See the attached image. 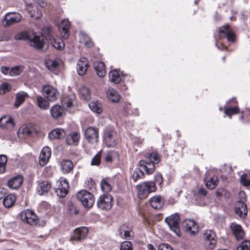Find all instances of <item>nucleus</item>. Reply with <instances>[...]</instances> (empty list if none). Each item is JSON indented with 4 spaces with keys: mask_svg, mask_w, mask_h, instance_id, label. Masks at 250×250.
<instances>
[{
    "mask_svg": "<svg viewBox=\"0 0 250 250\" xmlns=\"http://www.w3.org/2000/svg\"><path fill=\"white\" fill-rule=\"evenodd\" d=\"M101 188L102 191L105 193L110 192L112 189V187L107 178L103 179L101 182Z\"/></svg>",
    "mask_w": 250,
    "mask_h": 250,
    "instance_id": "ea45409f",
    "label": "nucleus"
},
{
    "mask_svg": "<svg viewBox=\"0 0 250 250\" xmlns=\"http://www.w3.org/2000/svg\"><path fill=\"white\" fill-rule=\"evenodd\" d=\"M45 30L47 31V35L45 36V39L48 40L50 43H51L52 46L58 50H62L64 47V43L63 41L59 39L58 40L55 39L52 36L50 32V28L46 27L43 29V32L45 34Z\"/></svg>",
    "mask_w": 250,
    "mask_h": 250,
    "instance_id": "9d476101",
    "label": "nucleus"
},
{
    "mask_svg": "<svg viewBox=\"0 0 250 250\" xmlns=\"http://www.w3.org/2000/svg\"><path fill=\"white\" fill-rule=\"evenodd\" d=\"M61 61L59 60L47 59L45 62L46 68L51 71L55 72L59 68Z\"/></svg>",
    "mask_w": 250,
    "mask_h": 250,
    "instance_id": "bb28decb",
    "label": "nucleus"
},
{
    "mask_svg": "<svg viewBox=\"0 0 250 250\" xmlns=\"http://www.w3.org/2000/svg\"><path fill=\"white\" fill-rule=\"evenodd\" d=\"M237 250H250V241H244L237 247Z\"/></svg>",
    "mask_w": 250,
    "mask_h": 250,
    "instance_id": "6e6d98bb",
    "label": "nucleus"
},
{
    "mask_svg": "<svg viewBox=\"0 0 250 250\" xmlns=\"http://www.w3.org/2000/svg\"><path fill=\"white\" fill-rule=\"evenodd\" d=\"M16 200V197L13 194H9L3 200V204L6 208H9L13 206Z\"/></svg>",
    "mask_w": 250,
    "mask_h": 250,
    "instance_id": "4c0bfd02",
    "label": "nucleus"
},
{
    "mask_svg": "<svg viewBox=\"0 0 250 250\" xmlns=\"http://www.w3.org/2000/svg\"><path fill=\"white\" fill-rule=\"evenodd\" d=\"M15 123L14 119L10 116H6L0 119V127L6 130H11L14 129Z\"/></svg>",
    "mask_w": 250,
    "mask_h": 250,
    "instance_id": "dca6fc26",
    "label": "nucleus"
},
{
    "mask_svg": "<svg viewBox=\"0 0 250 250\" xmlns=\"http://www.w3.org/2000/svg\"><path fill=\"white\" fill-rule=\"evenodd\" d=\"M63 103L64 105L66 106L67 110H68L69 108H71L74 106V104L75 103V97L72 96L71 97L65 98L63 100Z\"/></svg>",
    "mask_w": 250,
    "mask_h": 250,
    "instance_id": "a19ab883",
    "label": "nucleus"
},
{
    "mask_svg": "<svg viewBox=\"0 0 250 250\" xmlns=\"http://www.w3.org/2000/svg\"><path fill=\"white\" fill-rule=\"evenodd\" d=\"M31 30L22 31L20 32L15 36L14 39L16 40H29L30 33Z\"/></svg>",
    "mask_w": 250,
    "mask_h": 250,
    "instance_id": "37998d69",
    "label": "nucleus"
},
{
    "mask_svg": "<svg viewBox=\"0 0 250 250\" xmlns=\"http://www.w3.org/2000/svg\"><path fill=\"white\" fill-rule=\"evenodd\" d=\"M165 222L169 226L171 230L173 231L177 236H180L179 228L180 216L178 213H174L165 218Z\"/></svg>",
    "mask_w": 250,
    "mask_h": 250,
    "instance_id": "20e7f679",
    "label": "nucleus"
},
{
    "mask_svg": "<svg viewBox=\"0 0 250 250\" xmlns=\"http://www.w3.org/2000/svg\"><path fill=\"white\" fill-rule=\"evenodd\" d=\"M145 184V185L146 186V188H147V191L148 192L149 194L151 192H155L156 190V187L155 184V182H150V181H146L144 182Z\"/></svg>",
    "mask_w": 250,
    "mask_h": 250,
    "instance_id": "603ef678",
    "label": "nucleus"
},
{
    "mask_svg": "<svg viewBox=\"0 0 250 250\" xmlns=\"http://www.w3.org/2000/svg\"><path fill=\"white\" fill-rule=\"evenodd\" d=\"M51 155V149L48 146L44 147L42 149L39 156V165L42 167L44 166L49 161Z\"/></svg>",
    "mask_w": 250,
    "mask_h": 250,
    "instance_id": "f3484780",
    "label": "nucleus"
},
{
    "mask_svg": "<svg viewBox=\"0 0 250 250\" xmlns=\"http://www.w3.org/2000/svg\"><path fill=\"white\" fill-rule=\"evenodd\" d=\"M1 72L4 75H10V69L9 67L6 66H2L1 67Z\"/></svg>",
    "mask_w": 250,
    "mask_h": 250,
    "instance_id": "69168bd1",
    "label": "nucleus"
},
{
    "mask_svg": "<svg viewBox=\"0 0 250 250\" xmlns=\"http://www.w3.org/2000/svg\"><path fill=\"white\" fill-rule=\"evenodd\" d=\"M207 187L210 189H214L218 184V178L215 176H213L210 178H208L207 176L204 179Z\"/></svg>",
    "mask_w": 250,
    "mask_h": 250,
    "instance_id": "473e14b6",
    "label": "nucleus"
},
{
    "mask_svg": "<svg viewBox=\"0 0 250 250\" xmlns=\"http://www.w3.org/2000/svg\"><path fill=\"white\" fill-rule=\"evenodd\" d=\"M113 198L109 194L101 195L97 202L98 208L104 210H109L112 206Z\"/></svg>",
    "mask_w": 250,
    "mask_h": 250,
    "instance_id": "1a4fd4ad",
    "label": "nucleus"
},
{
    "mask_svg": "<svg viewBox=\"0 0 250 250\" xmlns=\"http://www.w3.org/2000/svg\"><path fill=\"white\" fill-rule=\"evenodd\" d=\"M65 136V131L59 128L54 129L48 134V137L51 140L60 139Z\"/></svg>",
    "mask_w": 250,
    "mask_h": 250,
    "instance_id": "c85d7f7f",
    "label": "nucleus"
},
{
    "mask_svg": "<svg viewBox=\"0 0 250 250\" xmlns=\"http://www.w3.org/2000/svg\"><path fill=\"white\" fill-rule=\"evenodd\" d=\"M158 250H173V249L167 244H162L159 245Z\"/></svg>",
    "mask_w": 250,
    "mask_h": 250,
    "instance_id": "680f3d73",
    "label": "nucleus"
},
{
    "mask_svg": "<svg viewBox=\"0 0 250 250\" xmlns=\"http://www.w3.org/2000/svg\"><path fill=\"white\" fill-rule=\"evenodd\" d=\"M239 108L237 106L234 107H229L225 109L224 113L227 116L231 117L233 115L238 113Z\"/></svg>",
    "mask_w": 250,
    "mask_h": 250,
    "instance_id": "3c124183",
    "label": "nucleus"
},
{
    "mask_svg": "<svg viewBox=\"0 0 250 250\" xmlns=\"http://www.w3.org/2000/svg\"><path fill=\"white\" fill-rule=\"evenodd\" d=\"M144 173L142 170L136 169L131 175V178L134 182H136L138 180L144 177Z\"/></svg>",
    "mask_w": 250,
    "mask_h": 250,
    "instance_id": "09e8293b",
    "label": "nucleus"
},
{
    "mask_svg": "<svg viewBox=\"0 0 250 250\" xmlns=\"http://www.w3.org/2000/svg\"><path fill=\"white\" fill-rule=\"evenodd\" d=\"M108 75L110 81L115 83H119L121 81V74L116 69L110 71Z\"/></svg>",
    "mask_w": 250,
    "mask_h": 250,
    "instance_id": "e433bc0d",
    "label": "nucleus"
},
{
    "mask_svg": "<svg viewBox=\"0 0 250 250\" xmlns=\"http://www.w3.org/2000/svg\"><path fill=\"white\" fill-rule=\"evenodd\" d=\"M94 69L99 77H104L106 75V70L104 64L100 61L96 62L94 63Z\"/></svg>",
    "mask_w": 250,
    "mask_h": 250,
    "instance_id": "7c9ffc66",
    "label": "nucleus"
},
{
    "mask_svg": "<svg viewBox=\"0 0 250 250\" xmlns=\"http://www.w3.org/2000/svg\"><path fill=\"white\" fill-rule=\"evenodd\" d=\"M87 186L89 188H95V183L91 178L87 179Z\"/></svg>",
    "mask_w": 250,
    "mask_h": 250,
    "instance_id": "0e129e2a",
    "label": "nucleus"
},
{
    "mask_svg": "<svg viewBox=\"0 0 250 250\" xmlns=\"http://www.w3.org/2000/svg\"><path fill=\"white\" fill-rule=\"evenodd\" d=\"M88 230L86 227H81L76 229L73 233V235L70 238V241H81L86 238Z\"/></svg>",
    "mask_w": 250,
    "mask_h": 250,
    "instance_id": "4468645a",
    "label": "nucleus"
},
{
    "mask_svg": "<svg viewBox=\"0 0 250 250\" xmlns=\"http://www.w3.org/2000/svg\"><path fill=\"white\" fill-rule=\"evenodd\" d=\"M27 96V94L24 92L17 93L14 105L16 107H18L24 101L25 98Z\"/></svg>",
    "mask_w": 250,
    "mask_h": 250,
    "instance_id": "c03bdc74",
    "label": "nucleus"
},
{
    "mask_svg": "<svg viewBox=\"0 0 250 250\" xmlns=\"http://www.w3.org/2000/svg\"><path fill=\"white\" fill-rule=\"evenodd\" d=\"M108 99L113 103H118L121 99V96L118 92L114 89H110L106 92Z\"/></svg>",
    "mask_w": 250,
    "mask_h": 250,
    "instance_id": "c756f323",
    "label": "nucleus"
},
{
    "mask_svg": "<svg viewBox=\"0 0 250 250\" xmlns=\"http://www.w3.org/2000/svg\"><path fill=\"white\" fill-rule=\"evenodd\" d=\"M70 26V23L68 20L64 19L62 21L61 25L60 26V30L61 35L63 39L68 38Z\"/></svg>",
    "mask_w": 250,
    "mask_h": 250,
    "instance_id": "a878e982",
    "label": "nucleus"
},
{
    "mask_svg": "<svg viewBox=\"0 0 250 250\" xmlns=\"http://www.w3.org/2000/svg\"><path fill=\"white\" fill-rule=\"evenodd\" d=\"M120 250H132V245L129 241H124L121 243Z\"/></svg>",
    "mask_w": 250,
    "mask_h": 250,
    "instance_id": "4d7b16f0",
    "label": "nucleus"
},
{
    "mask_svg": "<svg viewBox=\"0 0 250 250\" xmlns=\"http://www.w3.org/2000/svg\"><path fill=\"white\" fill-rule=\"evenodd\" d=\"M37 102L38 106L41 109H47L49 106L48 102L41 96H38L37 97Z\"/></svg>",
    "mask_w": 250,
    "mask_h": 250,
    "instance_id": "58836bf2",
    "label": "nucleus"
},
{
    "mask_svg": "<svg viewBox=\"0 0 250 250\" xmlns=\"http://www.w3.org/2000/svg\"><path fill=\"white\" fill-rule=\"evenodd\" d=\"M235 213L241 218L246 217L247 214V206L245 203L242 202H237L234 208Z\"/></svg>",
    "mask_w": 250,
    "mask_h": 250,
    "instance_id": "393cba45",
    "label": "nucleus"
},
{
    "mask_svg": "<svg viewBox=\"0 0 250 250\" xmlns=\"http://www.w3.org/2000/svg\"><path fill=\"white\" fill-rule=\"evenodd\" d=\"M230 229L237 240H242L244 238V232L240 225L236 223H232Z\"/></svg>",
    "mask_w": 250,
    "mask_h": 250,
    "instance_id": "412c9836",
    "label": "nucleus"
},
{
    "mask_svg": "<svg viewBox=\"0 0 250 250\" xmlns=\"http://www.w3.org/2000/svg\"><path fill=\"white\" fill-rule=\"evenodd\" d=\"M84 136L87 141L93 144L97 143L98 141V130L93 127H88L84 131Z\"/></svg>",
    "mask_w": 250,
    "mask_h": 250,
    "instance_id": "ddd939ff",
    "label": "nucleus"
},
{
    "mask_svg": "<svg viewBox=\"0 0 250 250\" xmlns=\"http://www.w3.org/2000/svg\"><path fill=\"white\" fill-rule=\"evenodd\" d=\"M50 188V184L48 181H43L39 184L37 191L40 195L47 193Z\"/></svg>",
    "mask_w": 250,
    "mask_h": 250,
    "instance_id": "c9c22d12",
    "label": "nucleus"
},
{
    "mask_svg": "<svg viewBox=\"0 0 250 250\" xmlns=\"http://www.w3.org/2000/svg\"><path fill=\"white\" fill-rule=\"evenodd\" d=\"M88 106L90 109L93 112L98 114L102 113V109L101 108V104L98 102H90Z\"/></svg>",
    "mask_w": 250,
    "mask_h": 250,
    "instance_id": "79ce46f5",
    "label": "nucleus"
},
{
    "mask_svg": "<svg viewBox=\"0 0 250 250\" xmlns=\"http://www.w3.org/2000/svg\"><path fill=\"white\" fill-rule=\"evenodd\" d=\"M77 199L80 200L83 206L87 208L92 207L94 203V197L92 193L86 190H81L77 194Z\"/></svg>",
    "mask_w": 250,
    "mask_h": 250,
    "instance_id": "7ed1b4c3",
    "label": "nucleus"
},
{
    "mask_svg": "<svg viewBox=\"0 0 250 250\" xmlns=\"http://www.w3.org/2000/svg\"><path fill=\"white\" fill-rule=\"evenodd\" d=\"M34 131V128L31 126H24L21 127L18 133L19 136L22 137V135L23 136L28 137L31 136Z\"/></svg>",
    "mask_w": 250,
    "mask_h": 250,
    "instance_id": "72a5a7b5",
    "label": "nucleus"
},
{
    "mask_svg": "<svg viewBox=\"0 0 250 250\" xmlns=\"http://www.w3.org/2000/svg\"><path fill=\"white\" fill-rule=\"evenodd\" d=\"M204 239L206 245H208L210 249H212L216 243V234L211 230H206L204 233Z\"/></svg>",
    "mask_w": 250,
    "mask_h": 250,
    "instance_id": "2eb2a0df",
    "label": "nucleus"
},
{
    "mask_svg": "<svg viewBox=\"0 0 250 250\" xmlns=\"http://www.w3.org/2000/svg\"><path fill=\"white\" fill-rule=\"evenodd\" d=\"M101 151H99L92 159L91 165L92 166H98L101 163Z\"/></svg>",
    "mask_w": 250,
    "mask_h": 250,
    "instance_id": "5fc2aeb1",
    "label": "nucleus"
},
{
    "mask_svg": "<svg viewBox=\"0 0 250 250\" xmlns=\"http://www.w3.org/2000/svg\"><path fill=\"white\" fill-rule=\"evenodd\" d=\"M88 67L87 60L85 58H81L77 62V70L80 76L84 75Z\"/></svg>",
    "mask_w": 250,
    "mask_h": 250,
    "instance_id": "4be33fe9",
    "label": "nucleus"
},
{
    "mask_svg": "<svg viewBox=\"0 0 250 250\" xmlns=\"http://www.w3.org/2000/svg\"><path fill=\"white\" fill-rule=\"evenodd\" d=\"M218 37L219 39L227 38L229 42H233L235 41V35L230 29L229 25L223 26L219 28Z\"/></svg>",
    "mask_w": 250,
    "mask_h": 250,
    "instance_id": "9b49d317",
    "label": "nucleus"
},
{
    "mask_svg": "<svg viewBox=\"0 0 250 250\" xmlns=\"http://www.w3.org/2000/svg\"><path fill=\"white\" fill-rule=\"evenodd\" d=\"M21 217L22 221L30 225H35L38 222V217L32 210L26 209L21 212Z\"/></svg>",
    "mask_w": 250,
    "mask_h": 250,
    "instance_id": "0eeeda50",
    "label": "nucleus"
},
{
    "mask_svg": "<svg viewBox=\"0 0 250 250\" xmlns=\"http://www.w3.org/2000/svg\"><path fill=\"white\" fill-rule=\"evenodd\" d=\"M150 206L154 209H159L162 208L164 205L165 200L160 195H155L149 199Z\"/></svg>",
    "mask_w": 250,
    "mask_h": 250,
    "instance_id": "aec40b11",
    "label": "nucleus"
},
{
    "mask_svg": "<svg viewBox=\"0 0 250 250\" xmlns=\"http://www.w3.org/2000/svg\"><path fill=\"white\" fill-rule=\"evenodd\" d=\"M80 139V134L77 132H72L66 137V144L69 146H76L78 145Z\"/></svg>",
    "mask_w": 250,
    "mask_h": 250,
    "instance_id": "b1692460",
    "label": "nucleus"
},
{
    "mask_svg": "<svg viewBox=\"0 0 250 250\" xmlns=\"http://www.w3.org/2000/svg\"><path fill=\"white\" fill-rule=\"evenodd\" d=\"M198 193L199 195H203V196H206L207 195V191L204 188H200L199 190Z\"/></svg>",
    "mask_w": 250,
    "mask_h": 250,
    "instance_id": "338daca9",
    "label": "nucleus"
},
{
    "mask_svg": "<svg viewBox=\"0 0 250 250\" xmlns=\"http://www.w3.org/2000/svg\"><path fill=\"white\" fill-rule=\"evenodd\" d=\"M69 211L71 214H77L78 211L77 210L76 206L73 204H69Z\"/></svg>",
    "mask_w": 250,
    "mask_h": 250,
    "instance_id": "bf43d9fd",
    "label": "nucleus"
},
{
    "mask_svg": "<svg viewBox=\"0 0 250 250\" xmlns=\"http://www.w3.org/2000/svg\"><path fill=\"white\" fill-rule=\"evenodd\" d=\"M42 90L43 96L50 102L56 101L59 96V92L56 88L49 85H44Z\"/></svg>",
    "mask_w": 250,
    "mask_h": 250,
    "instance_id": "6e6552de",
    "label": "nucleus"
},
{
    "mask_svg": "<svg viewBox=\"0 0 250 250\" xmlns=\"http://www.w3.org/2000/svg\"><path fill=\"white\" fill-rule=\"evenodd\" d=\"M240 182L244 186H250V174H243L240 178Z\"/></svg>",
    "mask_w": 250,
    "mask_h": 250,
    "instance_id": "8fccbe9b",
    "label": "nucleus"
},
{
    "mask_svg": "<svg viewBox=\"0 0 250 250\" xmlns=\"http://www.w3.org/2000/svg\"><path fill=\"white\" fill-rule=\"evenodd\" d=\"M146 160L139 161V166L145 170L147 174H152L155 170L156 164L160 160V156L157 152L146 153L145 155Z\"/></svg>",
    "mask_w": 250,
    "mask_h": 250,
    "instance_id": "f257e3e1",
    "label": "nucleus"
},
{
    "mask_svg": "<svg viewBox=\"0 0 250 250\" xmlns=\"http://www.w3.org/2000/svg\"><path fill=\"white\" fill-rule=\"evenodd\" d=\"M23 70V67L21 65H17L10 69V76H17L20 75Z\"/></svg>",
    "mask_w": 250,
    "mask_h": 250,
    "instance_id": "49530a36",
    "label": "nucleus"
},
{
    "mask_svg": "<svg viewBox=\"0 0 250 250\" xmlns=\"http://www.w3.org/2000/svg\"><path fill=\"white\" fill-rule=\"evenodd\" d=\"M119 236L125 239H130L133 237V232L131 229L126 225H122L119 229Z\"/></svg>",
    "mask_w": 250,
    "mask_h": 250,
    "instance_id": "a211bd4d",
    "label": "nucleus"
},
{
    "mask_svg": "<svg viewBox=\"0 0 250 250\" xmlns=\"http://www.w3.org/2000/svg\"><path fill=\"white\" fill-rule=\"evenodd\" d=\"M11 89V85L7 82H3L0 86V94H3Z\"/></svg>",
    "mask_w": 250,
    "mask_h": 250,
    "instance_id": "864d4df0",
    "label": "nucleus"
},
{
    "mask_svg": "<svg viewBox=\"0 0 250 250\" xmlns=\"http://www.w3.org/2000/svg\"><path fill=\"white\" fill-rule=\"evenodd\" d=\"M163 177L162 174L158 173L156 174L155 176V183H157L161 186L163 183Z\"/></svg>",
    "mask_w": 250,
    "mask_h": 250,
    "instance_id": "052dcab7",
    "label": "nucleus"
},
{
    "mask_svg": "<svg viewBox=\"0 0 250 250\" xmlns=\"http://www.w3.org/2000/svg\"><path fill=\"white\" fill-rule=\"evenodd\" d=\"M79 93L81 97L85 101L90 99V94L89 89L85 86H82L79 90Z\"/></svg>",
    "mask_w": 250,
    "mask_h": 250,
    "instance_id": "a18cd8bd",
    "label": "nucleus"
},
{
    "mask_svg": "<svg viewBox=\"0 0 250 250\" xmlns=\"http://www.w3.org/2000/svg\"><path fill=\"white\" fill-rule=\"evenodd\" d=\"M22 183L23 177L22 176L19 175L9 180L7 185L12 189H17L21 187Z\"/></svg>",
    "mask_w": 250,
    "mask_h": 250,
    "instance_id": "6ab92c4d",
    "label": "nucleus"
},
{
    "mask_svg": "<svg viewBox=\"0 0 250 250\" xmlns=\"http://www.w3.org/2000/svg\"><path fill=\"white\" fill-rule=\"evenodd\" d=\"M50 114L54 119H58L62 117L65 114V112L62 106L56 104L51 108Z\"/></svg>",
    "mask_w": 250,
    "mask_h": 250,
    "instance_id": "cd10ccee",
    "label": "nucleus"
},
{
    "mask_svg": "<svg viewBox=\"0 0 250 250\" xmlns=\"http://www.w3.org/2000/svg\"><path fill=\"white\" fill-rule=\"evenodd\" d=\"M112 160V157L109 153H107L105 158V161L107 162H111Z\"/></svg>",
    "mask_w": 250,
    "mask_h": 250,
    "instance_id": "774afa93",
    "label": "nucleus"
},
{
    "mask_svg": "<svg viewBox=\"0 0 250 250\" xmlns=\"http://www.w3.org/2000/svg\"><path fill=\"white\" fill-rule=\"evenodd\" d=\"M30 13L31 17L35 20L39 19L42 16L41 13L39 12L38 9L36 7H33L32 11H31Z\"/></svg>",
    "mask_w": 250,
    "mask_h": 250,
    "instance_id": "13d9d810",
    "label": "nucleus"
},
{
    "mask_svg": "<svg viewBox=\"0 0 250 250\" xmlns=\"http://www.w3.org/2000/svg\"><path fill=\"white\" fill-rule=\"evenodd\" d=\"M104 138L105 145L110 147L115 146L119 139L117 133L114 130H108L105 132Z\"/></svg>",
    "mask_w": 250,
    "mask_h": 250,
    "instance_id": "423d86ee",
    "label": "nucleus"
},
{
    "mask_svg": "<svg viewBox=\"0 0 250 250\" xmlns=\"http://www.w3.org/2000/svg\"><path fill=\"white\" fill-rule=\"evenodd\" d=\"M144 182H142L136 186L137 196L140 199L146 198L149 194L148 192L147 191L146 186Z\"/></svg>",
    "mask_w": 250,
    "mask_h": 250,
    "instance_id": "2f4dec72",
    "label": "nucleus"
},
{
    "mask_svg": "<svg viewBox=\"0 0 250 250\" xmlns=\"http://www.w3.org/2000/svg\"><path fill=\"white\" fill-rule=\"evenodd\" d=\"M182 226L185 230L191 235H194L198 232V226L193 220H184L182 222Z\"/></svg>",
    "mask_w": 250,
    "mask_h": 250,
    "instance_id": "f8f14e48",
    "label": "nucleus"
},
{
    "mask_svg": "<svg viewBox=\"0 0 250 250\" xmlns=\"http://www.w3.org/2000/svg\"><path fill=\"white\" fill-rule=\"evenodd\" d=\"M61 167L62 172L63 173H68L73 169V164L69 160H64L61 163Z\"/></svg>",
    "mask_w": 250,
    "mask_h": 250,
    "instance_id": "f704fd0d",
    "label": "nucleus"
},
{
    "mask_svg": "<svg viewBox=\"0 0 250 250\" xmlns=\"http://www.w3.org/2000/svg\"><path fill=\"white\" fill-rule=\"evenodd\" d=\"M239 197L240 199V200L238 202H242L243 203H245V202L246 201V195L244 191H240L239 193Z\"/></svg>",
    "mask_w": 250,
    "mask_h": 250,
    "instance_id": "e2e57ef3",
    "label": "nucleus"
},
{
    "mask_svg": "<svg viewBox=\"0 0 250 250\" xmlns=\"http://www.w3.org/2000/svg\"><path fill=\"white\" fill-rule=\"evenodd\" d=\"M43 35L31 30L28 40L30 45L36 49H42L44 44V38H45V36L47 35V31L45 30V34L43 31Z\"/></svg>",
    "mask_w": 250,
    "mask_h": 250,
    "instance_id": "f03ea898",
    "label": "nucleus"
},
{
    "mask_svg": "<svg viewBox=\"0 0 250 250\" xmlns=\"http://www.w3.org/2000/svg\"><path fill=\"white\" fill-rule=\"evenodd\" d=\"M7 161V159L6 155H0V173H3L5 172Z\"/></svg>",
    "mask_w": 250,
    "mask_h": 250,
    "instance_id": "de8ad7c7",
    "label": "nucleus"
},
{
    "mask_svg": "<svg viewBox=\"0 0 250 250\" xmlns=\"http://www.w3.org/2000/svg\"><path fill=\"white\" fill-rule=\"evenodd\" d=\"M22 19L21 15L19 13L11 12L7 13L2 21L4 27H9L20 22Z\"/></svg>",
    "mask_w": 250,
    "mask_h": 250,
    "instance_id": "39448f33",
    "label": "nucleus"
},
{
    "mask_svg": "<svg viewBox=\"0 0 250 250\" xmlns=\"http://www.w3.org/2000/svg\"><path fill=\"white\" fill-rule=\"evenodd\" d=\"M60 184L61 186L56 190V192L59 197L62 198L67 194L68 183L66 179H63L60 182Z\"/></svg>",
    "mask_w": 250,
    "mask_h": 250,
    "instance_id": "5701e85b",
    "label": "nucleus"
}]
</instances>
